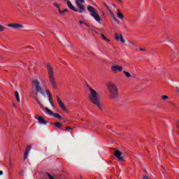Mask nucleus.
Returning <instances> with one entry per match:
<instances>
[{
  "mask_svg": "<svg viewBox=\"0 0 179 179\" xmlns=\"http://www.w3.org/2000/svg\"><path fill=\"white\" fill-rule=\"evenodd\" d=\"M32 87L35 88V94L38 95V94H41L43 97H45V91L40 86V82L38 80H32ZM46 95L49 98V102L52 108H54V103H52V100L51 99V94L49 90H46Z\"/></svg>",
  "mask_w": 179,
  "mask_h": 179,
  "instance_id": "f257e3e1",
  "label": "nucleus"
},
{
  "mask_svg": "<svg viewBox=\"0 0 179 179\" xmlns=\"http://www.w3.org/2000/svg\"><path fill=\"white\" fill-rule=\"evenodd\" d=\"M85 3V1L84 0H77L76 1V5L78 8H76L73 5L71 4L70 1H67L68 7H69L70 10L76 12V13H79L80 14L83 13L84 11H85V6H83V4Z\"/></svg>",
  "mask_w": 179,
  "mask_h": 179,
  "instance_id": "f03ea898",
  "label": "nucleus"
},
{
  "mask_svg": "<svg viewBox=\"0 0 179 179\" xmlns=\"http://www.w3.org/2000/svg\"><path fill=\"white\" fill-rule=\"evenodd\" d=\"M89 91L90 92V94H89V100L95 106H98L99 109H101V104H99V99L98 94L96 93V90L89 88Z\"/></svg>",
  "mask_w": 179,
  "mask_h": 179,
  "instance_id": "7ed1b4c3",
  "label": "nucleus"
},
{
  "mask_svg": "<svg viewBox=\"0 0 179 179\" xmlns=\"http://www.w3.org/2000/svg\"><path fill=\"white\" fill-rule=\"evenodd\" d=\"M108 91H109V98L112 99H118V90L113 83L108 84Z\"/></svg>",
  "mask_w": 179,
  "mask_h": 179,
  "instance_id": "20e7f679",
  "label": "nucleus"
},
{
  "mask_svg": "<svg viewBox=\"0 0 179 179\" xmlns=\"http://www.w3.org/2000/svg\"><path fill=\"white\" fill-rule=\"evenodd\" d=\"M48 73L49 75V80L52 88L57 90V83H55V78L54 77V71L50 64H48Z\"/></svg>",
  "mask_w": 179,
  "mask_h": 179,
  "instance_id": "39448f33",
  "label": "nucleus"
},
{
  "mask_svg": "<svg viewBox=\"0 0 179 179\" xmlns=\"http://www.w3.org/2000/svg\"><path fill=\"white\" fill-rule=\"evenodd\" d=\"M87 10L89 13H90V16L93 17L95 21L98 22H101V17L98 15V12L96 10V8L93 6H88Z\"/></svg>",
  "mask_w": 179,
  "mask_h": 179,
  "instance_id": "423d86ee",
  "label": "nucleus"
},
{
  "mask_svg": "<svg viewBox=\"0 0 179 179\" xmlns=\"http://www.w3.org/2000/svg\"><path fill=\"white\" fill-rule=\"evenodd\" d=\"M103 6H104V8H106V9L108 10V13H109L110 18H112V20H113V21H115V23L120 24V21L115 17V13H113V12L110 10V8H109L108 5H107V3H103Z\"/></svg>",
  "mask_w": 179,
  "mask_h": 179,
  "instance_id": "0eeeda50",
  "label": "nucleus"
},
{
  "mask_svg": "<svg viewBox=\"0 0 179 179\" xmlns=\"http://www.w3.org/2000/svg\"><path fill=\"white\" fill-rule=\"evenodd\" d=\"M45 110H46V113H48V114L50 115L51 116H54V117L57 118L59 120H63V117H62V115L57 113H54V112L49 110V108H45Z\"/></svg>",
  "mask_w": 179,
  "mask_h": 179,
  "instance_id": "6e6552de",
  "label": "nucleus"
},
{
  "mask_svg": "<svg viewBox=\"0 0 179 179\" xmlns=\"http://www.w3.org/2000/svg\"><path fill=\"white\" fill-rule=\"evenodd\" d=\"M122 69L123 68L121 66L118 65H113L110 67V70L112 71V72L115 73L117 72H122Z\"/></svg>",
  "mask_w": 179,
  "mask_h": 179,
  "instance_id": "1a4fd4ad",
  "label": "nucleus"
},
{
  "mask_svg": "<svg viewBox=\"0 0 179 179\" xmlns=\"http://www.w3.org/2000/svg\"><path fill=\"white\" fill-rule=\"evenodd\" d=\"M56 100L57 101V104H59V106L62 110L66 112V108H65V106L64 105L63 101L59 98V96H56Z\"/></svg>",
  "mask_w": 179,
  "mask_h": 179,
  "instance_id": "9d476101",
  "label": "nucleus"
},
{
  "mask_svg": "<svg viewBox=\"0 0 179 179\" xmlns=\"http://www.w3.org/2000/svg\"><path fill=\"white\" fill-rule=\"evenodd\" d=\"M7 27L13 28L15 29H24V25L20 24H8Z\"/></svg>",
  "mask_w": 179,
  "mask_h": 179,
  "instance_id": "9b49d317",
  "label": "nucleus"
},
{
  "mask_svg": "<svg viewBox=\"0 0 179 179\" xmlns=\"http://www.w3.org/2000/svg\"><path fill=\"white\" fill-rule=\"evenodd\" d=\"M35 118L38 120L40 124L46 125L48 124V122L42 116L36 115Z\"/></svg>",
  "mask_w": 179,
  "mask_h": 179,
  "instance_id": "f8f14e48",
  "label": "nucleus"
},
{
  "mask_svg": "<svg viewBox=\"0 0 179 179\" xmlns=\"http://www.w3.org/2000/svg\"><path fill=\"white\" fill-rule=\"evenodd\" d=\"M122 152L119 150H115V157L118 159L119 162L123 161V157H121Z\"/></svg>",
  "mask_w": 179,
  "mask_h": 179,
  "instance_id": "ddd939ff",
  "label": "nucleus"
},
{
  "mask_svg": "<svg viewBox=\"0 0 179 179\" xmlns=\"http://www.w3.org/2000/svg\"><path fill=\"white\" fill-rule=\"evenodd\" d=\"M30 150H31V146L29 145V147L26 148V151H24V160H26V159H27V156L29 155V152H30Z\"/></svg>",
  "mask_w": 179,
  "mask_h": 179,
  "instance_id": "4468645a",
  "label": "nucleus"
},
{
  "mask_svg": "<svg viewBox=\"0 0 179 179\" xmlns=\"http://www.w3.org/2000/svg\"><path fill=\"white\" fill-rule=\"evenodd\" d=\"M51 124H54L55 125L56 128L62 130V131H64L63 129H62L60 127H62V123L59 122H54V123H51Z\"/></svg>",
  "mask_w": 179,
  "mask_h": 179,
  "instance_id": "2eb2a0df",
  "label": "nucleus"
},
{
  "mask_svg": "<svg viewBox=\"0 0 179 179\" xmlns=\"http://www.w3.org/2000/svg\"><path fill=\"white\" fill-rule=\"evenodd\" d=\"M117 17H118L120 20H123V14L120 12V10H117Z\"/></svg>",
  "mask_w": 179,
  "mask_h": 179,
  "instance_id": "dca6fc26",
  "label": "nucleus"
},
{
  "mask_svg": "<svg viewBox=\"0 0 179 179\" xmlns=\"http://www.w3.org/2000/svg\"><path fill=\"white\" fill-rule=\"evenodd\" d=\"M15 96L17 102L20 103L19 92H17V91L15 92Z\"/></svg>",
  "mask_w": 179,
  "mask_h": 179,
  "instance_id": "f3484780",
  "label": "nucleus"
},
{
  "mask_svg": "<svg viewBox=\"0 0 179 179\" xmlns=\"http://www.w3.org/2000/svg\"><path fill=\"white\" fill-rule=\"evenodd\" d=\"M35 100L36 101V103H38V106H40V108H44L43 104H41V103H40V101H38V98H35Z\"/></svg>",
  "mask_w": 179,
  "mask_h": 179,
  "instance_id": "a211bd4d",
  "label": "nucleus"
},
{
  "mask_svg": "<svg viewBox=\"0 0 179 179\" xmlns=\"http://www.w3.org/2000/svg\"><path fill=\"white\" fill-rule=\"evenodd\" d=\"M115 41H119L121 39V34H120V36L117 35V34H115Z\"/></svg>",
  "mask_w": 179,
  "mask_h": 179,
  "instance_id": "6ab92c4d",
  "label": "nucleus"
},
{
  "mask_svg": "<svg viewBox=\"0 0 179 179\" xmlns=\"http://www.w3.org/2000/svg\"><path fill=\"white\" fill-rule=\"evenodd\" d=\"M68 12V9H64L63 10L59 9V13L60 14H64V13H67Z\"/></svg>",
  "mask_w": 179,
  "mask_h": 179,
  "instance_id": "aec40b11",
  "label": "nucleus"
},
{
  "mask_svg": "<svg viewBox=\"0 0 179 179\" xmlns=\"http://www.w3.org/2000/svg\"><path fill=\"white\" fill-rule=\"evenodd\" d=\"M6 29V27L0 24V32H2Z\"/></svg>",
  "mask_w": 179,
  "mask_h": 179,
  "instance_id": "412c9836",
  "label": "nucleus"
},
{
  "mask_svg": "<svg viewBox=\"0 0 179 179\" xmlns=\"http://www.w3.org/2000/svg\"><path fill=\"white\" fill-rule=\"evenodd\" d=\"M65 131H66L68 132H71V131H73V128H71L70 127H66V128H65Z\"/></svg>",
  "mask_w": 179,
  "mask_h": 179,
  "instance_id": "4be33fe9",
  "label": "nucleus"
},
{
  "mask_svg": "<svg viewBox=\"0 0 179 179\" xmlns=\"http://www.w3.org/2000/svg\"><path fill=\"white\" fill-rule=\"evenodd\" d=\"M120 42H122V43H124L125 41L124 39H123V35L122 34H120Z\"/></svg>",
  "mask_w": 179,
  "mask_h": 179,
  "instance_id": "5701e85b",
  "label": "nucleus"
},
{
  "mask_svg": "<svg viewBox=\"0 0 179 179\" xmlns=\"http://www.w3.org/2000/svg\"><path fill=\"white\" fill-rule=\"evenodd\" d=\"M123 73H124V75H126L127 78H130L131 77V74L127 71H123Z\"/></svg>",
  "mask_w": 179,
  "mask_h": 179,
  "instance_id": "b1692460",
  "label": "nucleus"
},
{
  "mask_svg": "<svg viewBox=\"0 0 179 179\" xmlns=\"http://www.w3.org/2000/svg\"><path fill=\"white\" fill-rule=\"evenodd\" d=\"M101 38H102V39L106 41H108V39H107V38L104 36L103 34H101Z\"/></svg>",
  "mask_w": 179,
  "mask_h": 179,
  "instance_id": "393cba45",
  "label": "nucleus"
},
{
  "mask_svg": "<svg viewBox=\"0 0 179 179\" xmlns=\"http://www.w3.org/2000/svg\"><path fill=\"white\" fill-rule=\"evenodd\" d=\"M167 99H169V96H161V99H162V100H167Z\"/></svg>",
  "mask_w": 179,
  "mask_h": 179,
  "instance_id": "a878e982",
  "label": "nucleus"
},
{
  "mask_svg": "<svg viewBox=\"0 0 179 179\" xmlns=\"http://www.w3.org/2000/svg\"><path fill=\"white\" fill-rule=\"evenodd\" d=\"M46 175H48V178H49V179H55L54 178H52V176H51V175L49 173H46Z\"/></svg>",
  "mask_w": 179,
  "mask_h": 179,
  "instance_id": "bb28decb",
  "label": "nucleus"
},
{
  "mask_svg": "<svg viewBox=\"0 0 179 179\" xmlns=\"http://www.w3.org/2000/svg\"><path fill=\"white\" fill-rule=\"evenodd\" d=\"M54 6H55L56 8H57V9H59V8H60V6H59V4H57V3H54Z\"/></svg>",
  "mask_w": 179,
  "mask_h": 179,
  "instance_id": "cd10ccee",
  "label": "nucleus"
},
{
  "mask_svg": "<svg viewBox=\"0 0 179 179\" xmlns=\"http://www.w3.org/2000/svg\"><path fill=\"white\" fill-rule=\"evenodd\" d=\"M79 24H85V25L88 24H87L86 22H85L83 21H79Z\"/></svg>",
  "mask_w": 179,
  "mask_h": 179,
  "instance_id": "c85d7f7f",
  "label": "nucleus"
},
{
  "mask_svg": "<svg viewBox=\"0 0 179 179\" xmlns=\"http://www.w3.org/2000/svg\"><path fill=\"white\" fill-rule=\"evenodd\" d=\"M20 175H21V176L24 175V171H20Z\"/></svg>",
  "mask_w": 179,
  "mask_h": 179,
  "instance_id": "c756f323",
  "label": "nucleus"
},
{
  "mask_svg": "<svg viewBox=\"0 0 179 179\" xmlns=\"http://www.w3.org/2000/svg\"><path fill=\"white\" fill-rule=\"evenodd\" d=\"M140 51L145 52V50L144 48H140Z\"/></svg>",
  "mask_w": 179,
  "mask_h": 179,
  "instance_id": "7c9ffc66",
  "label": "nucleus"
},
{
  "mask_svg": "<svg viewBox=\"0 0 179 179\" xmlns=\"http://www.w3.org/2000/svg\"><path fill=\"white\" fill-rule=\"evenodd\" d=\"M3 175V172L2 171H0V176Z\"/></svg>",
  "mask_w": 179,
  "mask_h": 179,
  "instance_id": "2f4dec72",
  "label": "nucleus"
},
{
  "mask_svg": "<svg viewBox=\"0 0 179 179\" xmlns=\"http://www.w3.org/2000/svg\"><path fill=\"white\" fill-rule=\"evenodd\" d=\"M143 179H148V176H143Z\"/></svg>",
  "mask_w": 179,
  "mask_h": 179,
  "instance_id": "473e14b6",
  "label": "nucleus"
},
{
  "mask_svg": "<svg viewBox=\"0 0 179 179\" xmlns=\"http://www.w3.org/2000/svg\"><path fill=\"white\" fill-rule=\"evenodd\" d=\"M178 129H179V122L178 123Z\"/></svg>",
  "mask_w": 179,
  "mask_h": 179,
  "instance_id": "72a5a7b5",
  "label": "nucleus"
},
{
  "mask_svg": "<svg viewBox=\"0 0 179 179\" xmlns=\"http://www.w3.org/2000/svg\"><path fill=\"white\" fill-rule=\"evenodd\" d=\"M87 25V27L89 28V29H90V27L88 25V24H86Z\"/></svg>",
  "mask_w": 179,
  "mask_h": 179,
  "instance_id": "f704fd0d",
  "label": "nucleus"
},
{
  "mask_svg": "<svg viewBox=\"0 0 179 179\" xmlns=\"http://www.w3.org/2000/svg\"><path fill=\"white\" fill-rule=\"evenodd\" d=\"M13 107H15V103L13 104Z\"/></svg>",
  "mask_w": 179,
  "mask_h": 179,
  "instance_id": "c9c22d12",
  "label": "nucleus"
},
{
  "mask_svg": "<svg viewBox=\"0 0 179 179\" xmlns=\"http://www.w3.org/2000/svg\"><path fill=\"white\" fill-rule=\"evenodd\" d=\"M9 162H10V164H11V160H10V161H9Z\"/></svg>",
  "mask_w": 179,
  "mask_h": 179,
  "instance_id": "e433bc0d",
  "label": "nucleus"
},
{
  "mask_svg": "<svg viewBox=\"0 0 179 179\" xmlns=\"http://www.w3.org/2000/svg\"><path fill=\"white\" fill-rule=\"evenodd\" d=\"M68 0H64V1H67Z\"/></svg>",
  "mask_w": 179,
  "mask_h": 179,
  "instance_id": "4c0bfd02",
  "label": "nucleus"
},
{
  "mask_svg": "<svg viewBox=\"0 0 179 179\" xmlns=\"http://www.w3.org/2000/svg\"><path fill=\"white\" fill-rule=\"evenodd\" d=\"M113 6L115 8V4H113Z\"/></svg>",
  "mask_w": 179,
  "mask_h": 179,
  "instance_id": "58836bf2",
  "label": "nucleus"
},
{
  "mask_svg": "<svg viewBox=\"0 0 179 179\" xmlns=\"http://www.w3.org/2000/svg\"><path fill=\"white\" fill-rule=\"evenodd\" d=\"M131 45H134V43H131Z\"/></svg>",
  "mask_w": 179,
  "mask_h": 179,
  "instance_id": "ea45409f",
  "label": "nucleus"
},
{
  "mask_svg": "<svg viewBox=\"0 0 179 179\" xmlns=\"http://www.w3.org/2000/svg\"><path fill=\"white\" fill-rule=\"evenodd\" d=\"M27 48H30V46H27Z\"/></svg>",
  "mask_w": 179,
  "mask_h": 179,
  "instance_id": "a19ab883",
  "label": "nucleus"
},
{
  "mask_svg": "<svg viewBox=\"0 0 179 179\" xmlns=\"http://www.w3.org/2000/svg\"><path fill=\"white\" fill-rule=\"evenodd\" d=\"M82 121H84V120H83V119H82Z\"/></svg>",
  "mask_w": 179,
  "mask_h": 179,
  "instance_id": "79ce46f5",
  "label": "nucleus"
},
{
  "mask_svg": "<svg viewBox=\"0 0 179 179\" xmlns=\"http://www.w3.org/2000/svg\"><path fill=\"white\" fill-rule=\"evenodd\" d=\"M178 92H179V90H178Z\"/></svg>",
  "mask_w": 179,
  "mask_h": 179,
  "instance_id": "37998d69",
  "label": "nucleus"
},
{
  "mask_svg": "<svg viewBox=\"0 0 179 179\" xmlns=\"http://www.w3.org/2000/svg\"><path fill=\"white\" fill-rule=\"evenodd\" d=\"M178 134H179V133H178Z\"/></svg>",
  "mask_w": 179,
  "mask_h": 179,
  "instance_id": "c03bdc74",
  "label": "nucleus"
}]
</instances>
